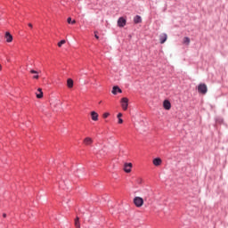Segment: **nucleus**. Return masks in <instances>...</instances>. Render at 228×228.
<instances>
[{"instance_id":"obj_1","label":"nucleus","mask_w":228,"mask_h":228,"mask_svg":"<svg viewBox=\"0 0 228 228\" xmlns=\"http://www.w3.org/2000/svg\"><path fill=\"white\" fill-rule=\"evenodd\" d=\"M143 198L140 197V196H136L134 198V204L135 206V208H142V206H143Z\"/></svg>"},{"instance_id":"obj_2","label":"nucleus","mask_w":228,"mask_h":228,"mask_svg":"<svg viewBox=\"0 0 228 228\" xmlns=\"http://www.w3.org/2000/svg\"><path fill=\"white\" fill-rule=\"evenodd\" d=\"M121 106L124 110V111H126L127 110V107L129 106V99L124 97L121 99Z\"/></svg>"},{"instance_id":"obj_3","label":"nucleus","mask_w":228,"mask_h":228,"mask_svg":"<svg viewBox=\"0 0 228 228\" xmlns=\"http://www.w3.org/2000/svg\"><path fill=\"white\" fill-rule=\"evenodd\" d=\"M126 22L127 21L126 20V19L124 17L118 18V28H124V26H126Z\"/></svg>"},{"instance_id":"obj_4","label":"nucleus","mask_w":228,"mask_h":228,"mask_svg":"<svg viewBox=\"0 0 228 228\" xmlns=\"http://www.w3.org/2000/svg\"><path fill=\"white\" fill-rule=\"evenodd\" d=\"M131 168H133V163H125L124 170L126 174H130Z\"/></svg>"},{"instance_id":"obj_5","label":"nucleus","mask_w":228,"mask_h":228,"mask_svg":"<svg viewBox=\"0 0 228 228\" xmlns=\"http://www.w3.org/2000/svg\"><path fill=\"white\" fill-rule=\"evenodd\" d=\"M163 108H164V110H168L172 108V103H170L169 100H164Z\"/></svg>"},{"instance_id":"obj_6","label":"nucleus","mask_w":228,"mask_h":228,"mask_svg":"<svg viewBox=\"0 0 228 228\" xmlns=\"http://www.w3.org/2000/svg\"><path fill=\"white\" fill-rule=\"evenodd\" d=\"M200 94L206 95L208 94V86L206 84H200Z\"/></svg>"},{"instance_id":"obj_7","label":"nucleus","mask_w":228,"mask_h":228,"mask_svg":"<svg viewBox=\"0 0 228 228\" xmlns=\"http://www.w3.org/2000/svg\"><path fill=\"white\" fill-rule=\"evenodd\" d=\"M112 94L113 95H117V94H122V89L118 86H114L112 87Z\"/></svg>"},{"instance_id":"obj_8","label":"nucleus","mask_w":228,"mask_h":228,"mask_svg":"<svg viewBox=\"0 0 228 228\" xmlns=\"http://www.w3.org/2000/svg\"><path fill=\"white\" fill-rule=\"evenodd\" d=\"M168 38V36H167V34H161L159 36V43L160 44H165V42H167V39Z\"/></svg>"},{"instance_id":"obj_9","label":"nucleus","mask_w":228,"mask_h":228,"mask_svg":"<svg viewBox=\"0 0 228 228\" xmlns=\"http://www.w3.org/2000/svg\"><path fill=\"white\" fill-rule=\"evenodd\" d=\"M91 118H92V120H94V122H97V120H99V114H97V112L93 110L91 112Z\"/></svg>"},{"instance_id":"obj_10","label":"nucleus","mask_w":228,"mask_h":228,"mask_svg":"<svg viewBox=\"0 0 228 228\" xmlns=\"http://www.w3.org/2000/svg\"><path fill=\"white\" fill-rule=\"evenodd\" d=\"M6 42L10 43L13 41V36L10 32H5Z\"/></svg>"},{"instance_id":"obj_11","label":"nucleus","mask_w":228,"mask_h":228,"mask_svg":"<svg viewBox=\"0 0 228 228\" xmlns=\"http://www.w3.org/2000/svg\"><path fill=\"white\" fill-rule=\"evenodd\" d=\"M134 24H142V16L135 15L134 18Z\"/></svg>"},{"instance_id":"obj_12","label":"nucleus","mask_w":228,"mask_h":228,"mask_svg":"<svg viewBox=\"0 0 228 228\" xmlns=\"http://www.w3.org/2000/svg\"><path fill=\"white\" fill-rule=\"evenodd\" d=\"M37 99H42L44 97V92H42V88L37 89V93H36Z\"/></svg>"},{"instance_id":"obj_13","label":"nucleus","mask_w":228,"mask_h":228,"mask_svg":"<svg viewBox=\"0 0 228 228\" xmlns=\"http://www.w3.org/2000/svg\"><path fill=\"white\" fill-rule=\"evenodd\" d=\"M153 165H154L155 167H159V165H161V159H159V158H155V159H153Z\"/></svg>"},{"instance_id":"obj_14","label":"nucleus","mask_w":228,"mask_h":228,"mask_svg":"<svg viewBox=\"0 0 228 228\" xmlns=\"http://www.w3.org/2000/svg\"><path fill=\"white\" fill-rule=\"evenodd\" d=\"M67 86L68 88H72L74 86V80H72V78H68Z\"/></svg>"},{"instance_id":"obj_15","label":"nucleus","mask_w":228,"mask_h":228,"mask_svg":"<svg viewBox=\"0 0 228 228\" xmlns=\"http://www.w3.org/2000/svg\"><path fill=\"white\" fill-rule=\"evenodd\" d=\"M215 120H216V124H224V118H222V117H216L215 118Z\"/></svg>"},{"instance_id":"obj_16","label":"nucleus","mask_w":228,"mask_h":228,"mask_svg":"<svg viewBox=\"0 0 228 228\" xmlns=\"http://www.w3.org/2000/svg\"><path fill=\"white\" fill-rule=\"evenodd\" d=\"M30 74H38V71L35 70V69H30ZM38 75H35L33 77V79H38Z\"/></svg>"},{"instance_id":"obj_17","label":"nucleus","mask_w":228,"mask_h":228,"mask_svg":"<svg viewBox=\"0 0 228 228\" xmlns=\"http://www.w3.org/2000/svg\"><path fill=\"white\" fill-rule=\"evenodd\" d=\"M84 142H85V144H86V145H90V143H92V138L86 137V138L84 140Z\"/></svg>"},{"instance_id":"obj_18","label":"nucleus","mask_w":228,"mask_h":228,"mask_svg":"<svg viewBox=\"0 0 228 228\" xmlns=\"http://www.w3.org/2000/svg\"><path fill=\"white\" fill-rule=\"evenodd\" d=\"M183 44H185V45H190V37H183Z\"/></svg>"},{"instance_id":"obj_19","label":"nucleus","mask_w":228,"mask_h":228,"mask_svg":"<svg viewBox=\"0 0 228 228\" xmlns=\"http://www.w3.org/2000/svg\"><path fill=\"white\" fill-rule=\"evenodd\" d=\"M67 22L68 24H76V20H72V18L69 17Z\"/></svg>"},{"instance_id":"obj_20","label":"nucleus","mask_w":228,"mask_h":228,"mask_svg":"<svg viewBox=\"0 0 228 228\" xmlns=\"http://www.w3.org/2000/svg\"><path fill=\"white\" fill-rule=\"evenodd\" d=\"M75 226H76L77 228L81 227V225L79 224V217H77V218L75 219Z\"/></svg>"},{"instance_id":"obj_21","label":"nucleus","mask_w":228,"mask_h":228,"mask_svg":"<svg viewBox=\"0 0 228 228\" xmlns=\"http://www.w3.org/2000/svg\"><path fill=\"white\" fill-rule=\"evenodd\" d=\"M190 227V221H186L185 224H183V225H181V228H188Z\"/></svg>"},{"instance_id":"obj_22","label":"nucleus","mask_w":228,"mask_h":228,"mask_svg":"<svg viewBox=\"0 0 228 228\" xmlns=\"http://www.w3.org/2000/svg\"><path fill=\"white\" fill-rule=\"evenodd\" d=\"M67 41H65V39H62L61 40L59 43H58V47H61V45H63V44H65Z\"/></svg>"},{"instance_id":"obj_23","label":"nucleus","mask_w":228,"mask_h":228,"mask_svg":"<svg viewBox=\"0 0 228 228\" xmlns=\"http://www.w3.org/2000/svg\"><path fill=\"white\" fill-rule=\"evenodd\" d=\"M108 117H110V113L108 112L103 113V118H108Z\"/></svg>"},{"instance_id":"obj_24","label":"nucleus","mask_w":228,"mask_h":228,"mask_svg":"<svg viewBox=\"0 0 228 228\" xmlns=\"http://www.w3.org/2000/svg\"><path fill=\"white\" fill-rule=\"evenodd\" d=\"M197 91H198V94H200V84L197 86Z\"/></svg>"},{"instance_id":"obj_25","label":"nucleus","mask_w":228,"mask_h":228,"mask_svg":"<svg viewBox=\"0 0 228 228\" xmlns=\"http://www.w3.org/2000/svg\"><path fill=\"white\" fill-rule=\"evenodd\" d=\"M118 124H124V119H122V118H118Z\"/></svg>"},{"instance_id":"obj_26","label":"nucleus","mask_w":228,"mask_h":228,"mask_svg":"<svg viewBox=\"0 0 228 228\" xmlns=\"http://www.w3.org/2000/svg\"><path fill=\"white\" fill-rule=\"evenodd\" d=\"M94 37L96 38V40H99V36L97 35V31L94 32Z\"/></svg>"},{"instance_id":"obj_27","label":"nucleus","mask_w":228,"mask_h":228,"mask_svg":"<svg viewBox=\"0 0 228 228\" xmlns=\"http://www.w3.org/2000/svg\"><path fill=\"white\" fill-rule=\"evenodd\" d=\"M118 118H122V113L118 114Z\"/></svg>"},{"instance_id":"obj_28","label":"nucleus","mask_w":228,"mask_h":228,"mask_svg":"<svg viewBox=\"0 0 228 228\" xmlns=\"http://www.w3.org/2000/svg\"><path fill=\"white\" fill-rule=\"evenodd\" d=\"M28 28H33V24L28 23Z\"/></svg>"},{"instance_id":"obj_29","label":"nucleus","mask_w":228,"mask_h":228,"mask_svg":"<svg viewBox=\"0 0 228 228\" xmlns=\"http://www.w3.org/2000/svg\"><path fill=\"white\" fill-rule=\"evenodd\" d=\"M3 217H4V218H6V214H3Z\"/></svg>"},{"instance_id":"obj_30","label":"nucleus","mask_w":228,"mask_h":228,"mask_svg":"<svg viewBox=\"0 0 228 228\" xmlns=\"http://www.w3.org/2000/svg\"><path fill=\"white\" fill-rule=\"evenodd\" d=\"M0 70H1V65H0Z\"/></svg>"}]
</instances>
